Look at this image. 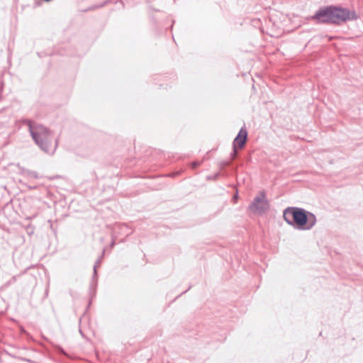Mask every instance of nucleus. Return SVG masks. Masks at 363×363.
<instances>
[{
    "label": "nucleus",
    "mask_w": 363,
    "mask_h": 363,
    "mask_svg": "<svg viewBox=\"0 0 363 363\" xmlns=\"http://www.w3.org/2000/svg\"><path fill=\"white\" fill-rule=\"evenodd\" d=\"M220 168L223 169L225 167L228 166L229 163L227 161H223V162H220Z\"/></svg>",
    "instance_id": "obj_14"
},
{
    "label": "nucleus",
    "mask_w": 363,
    "mask_h": 363,
    "mask_svg": "<svg viewBox=\"0 0 363 363\" xmlns=\"http://www.w3.org/2000/svg\"><path fill=\"white\" fill-rule=\"evenodd\" d=\"M247 140V131L245 128H242L234 138L233 145L235 148H242Z\"/></svg>",
    "instance_id": "obj_6"
},
{
    "label": "nucleus",
    "mask_w": 363,
    "mask_h": 363,
    "mask_svg": "<svg viewBox=\"0 0 363 363\" xmlns=\"http://www.w3.org/2000/svg\"><path fill=\"white\" fill-rule=\"evenodd\" d=\"M32 139L38 147L45 153L52 155L57 149L58 140L52 145L53 134L47 127L28 120L26 123Z\"/></svg>",
    "instance_id": "obj_2"
},
{
    "label": "nucleus",
    "mask_w": 363,
    "mask_h": 363,
    "mask_svg": "<svg viewBox=\"0 0 363 363\" xmlns=\"http://www.w3.org/2000/svg\"><path fill=\"white\" fill-rule=\"evenodd\" d=\"M270 207L269 201L266 198V194L264 191H260L259 195L255 196L249 206V208L254 212L259 214L267 212Z\"/></svg>",
    "instance_id": "obj_4"
},
{
    "label": "nucleus",
    "mask_w": 363,
    "mask_h": 363,
    "mask_svg": "<svg viewBox=\"0 0 363 363\" xmlns=\"http://www.w3.org/2000/svg\"><path fill=\"white\" fill-rule=\"evenodd\" d=\"M359 17L354 10L340 5H329V25L340 26L348 21H356Z\"/></svg>",
    "instance_id": "obj_3"
},
{
    "label": "nucleus",
    "mask_w": 363,
    "mask_h": 363,
    "mask_svg": "<svg viewBox=\"0 0 363 363\" xmlns=\"http://www.w3.org/2000/svg\"><path fill=\"white\" fill-rule=\"evenodd\" d=\"M130 233H126V235H129Z\"/></svg>",
    "instance_id": "obj_21"
},
{
    "label": "nucleus",
    "mask_w": 363,
    "mask_h": 363,
    "mask_svg": "<svg viewBox=\"0 0 363 363\" xmlns=\"http://www.w3.org/2000/svg\"><path fill=\"white\" fill-rule=\"evenodd\" d=\"M29 175L33 176V177H35V178H37V177H38V176H37V173H36V172H29Z\"/></svg>",
    "instance_id": "obj_15"
},
{
    "label": "nucleus",
    "mask_w": 363,
    "mask_h": 363,
    "mask_svg": "<svg viewBox=\"0 0 363 363\" xmlns=\"http://www.w3.org/2000/svg\"><path fill=\"white\" fill-rule=\"evenodd\" d=\"M238 198V194H236L235 195L233 196V199H236Z\"/></svg>",
    "instance_id": "obj_18"
},
{
    "label": "nucleus",
    "mask_w": 363,
    "mask_h": 363,
    "mask_svg": "<svg viewBox=\"0 0 363 363\" xmlns=\"http://www.w3.org/2000/svg\"><path fill=\"white\" fill-rule=\"evenodd\" d=\"M219 177H220V173L219 172H216V173H215L213 175L208 176L206 179L208 180H216V179H218Z\"/></svg>",
    "instance_id": "obj_12"
},
{
    "label": "nucleus",
    "mask_w": 363,
    "mask_h": 363,
    "mask_svg": "<svg viewBox=\"0 0 363 363\" xmlns=\"http://www.w3.org/2000/svg\"><path fill=\"white\" fill-rule=\"evenodd\" d=\"M16 278L17 277L16 276H13L11 279H9L8 281H6L1 287V289L3 290L4 289H6L7 287H9L10 285L13 284V283H15L16 281Z\"/></svg>",
    "instance_id": "obj_10"
},
{
    "label": "nucleus",
    "mask_w": 363,
    "mask_h": 363,
    "mask_svg": "<svg viewBox=\"0 0 363 363\" xmlns=\"http://www.w3.org/2000/svg\"><path fill=\"white\" fill-rule=\"evenodd\" d=\"M205 160V157L202 160V161L201 162H199V161H193L192 162H191L190 164V167L193 169H196L197 167H199L201 164L202 162L204 161Z\"/></svg>",
    "instance_id": "obj_11"
},
{
    "label": "nucleus",
    "mask_w": 363,
    "mask_h": 363,
    "mask_svg": "<svg viewBox=\"0 0 363 363\" xmlns=\"http://www.w3.org/2000/svg\"><path fill=\"white\" fill-rule=\"evenodd\" d=\"M283 218L288 225L298 230H309L317 221L313 213L295 206L286 208L283 212Z\"/></svg>",
    "instance_id": "obj_1"
},
{
    "label": "nucleus",
    "mask_w": 363,
    "mask_h": 363,
    "mask_svg": "<svg viewBox=\"0 0 363 363\" xmlns=\"http://www.w3.org/2000/svg\"><path fill=\"white\" fill-rule=\"evenodd\" d=\"M186 291H187V290H186V291H184L183 292V294L186 293ZM182 294V293L179 296H181Z\"/></svg>",
    "instance_id": "obj_20"
},
{
    "label": "nucleus",
    "mask_w": 363,
    "mask_h": 363,
    "mask_svg": "<svg viewBox=\"0 0 363 363\" xmlns=\"http://www.w3.org/2000/svg\"><path fill=\"white\" fill-rule=\"evenodd\" d=\"M110 1H111V0H106L101 4L93 5L91 6H90L89 9H87L86 11H91V10H94L96 9L102 8L104 6L107 5L108 3H110Z\"/></svg>",
    "instance_id": "obj_9"
},
{
    "label": "nucleus",
    "mask_w": 363,
    "mask_h": 363,
    "mask_svg": "<svg viewBox=\"0 0 363 363\" xmlns=\"http://www.w3.org/2000/svg\"><path fill=\"white\" fill-rule=\"evenodd\" d=\"M128 227L126 229H123V230H120V229L117 228V234L118 233V230L124 231V233H126L125 230H128Z\"/></svg>",
    "instance_id": "obj_16"
},
{
    "label": "nucleus",
    "mask_w": 363,
    "mask_h": 363,
    "mask_svg": "<svg viewBox=\"0 0 363 363\" xmlns=\"http://www.w3.org/2000/svg\"><path fill=\"white\" fill-rule=\"evenodd\" d=\"M104 252H105V250H104L101 253V255L95 262L94 267H93V277H92V283L91 284V289L93 290L94 295H95V294H96V286H97V281H98L97 267H99L101 263L102 259L104 255Z\"/></svg>",
    "instance_id": "obj_7"
},
{
    "label": "nucleus",
    "mask_w": 363,
    "mask_h": 363,
    "mask_svg": "<svg viewBox=\"0 0 363 363\" xmlns=\"http://www.w3.org/2000/svg\"><path fill=\"white\" fill-rule=\"evenodd\" d=\"M308 19L314 21L316 24L329 25V5L319 7Z\"/></svg>",
    "instance_id": "obj_5"
},
{
    "label": "nucleus",
    "mask_w": 363,
    "mask_h": 363,
    "mask_svg": "<svg viewBox=\"0 0 363 363\" xmlns=\"http://www.w3.org/2000/svg\"><path fill=\"white\" fill-rule=\"evenodd\" d=\"M230 157L233 160H235L237 157V148H235V147L233 145V151L230 153Z\"/></svg>",
    "instance_id": "obj_13"
},
{
    "label": "nucleus",
    "mask_w": 363,
    "mask_h": 363,
    "mask_svg": "<svg viewBox=\"0 0 363 363\" xmlns=\"http://www.w3.org/2000/svg\"><path fill=\"white\" fill-rule=\"evenodd\" d=\"M43 338L45 340H46V341L49 342V340H48L47 337H45V336H43Z\"/></svg>",
    "instance_id": "obj_17"
},
{
    "label": "nucleus",
    "mask_w": 363,
    "mask_h": 363,
    "mask_svg": "<svg viewBox=\"0 0 363 363\" xmlns=\"http://www.w3.org/2000/svg\"><path fill=\"white\" fill-rule=\"evenodd\" d=\"M43 1L45 2H48V1H50L51 0H43Z\"/></svg>",
    "instance_id": "obj_19"
},
{
    "label": "nucleus",
    "mask_w": 363,
    "mask_h": 363,
    "mask_svg": "<svg viewBox=\"0 0 363 363\" xmlns=\"http://www.w3.org/2000/svg\"><path fill=\"white\" fill-rule=\"evenodd\" d=\"M128 228V225L124 223H116L113 228V235H112V242L111 243V247H113L115 245V239L116 238L117 235V228L120 230L126 229Z\"/></svg>",
    "instance_id": "obj_8"
}]
</instances>
